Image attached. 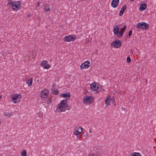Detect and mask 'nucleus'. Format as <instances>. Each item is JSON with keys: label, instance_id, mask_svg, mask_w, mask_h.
<instances>
[{"label": "nucleus", "instance_id": "f257e3e1", "mask_svg": "<svg viewBox=\"0 0 156 156\" xmlns=\"http://www.w3.org/2000/svg\"><path fill=\"white\" fill-rule=\"evenodd\" d=\"M68 105L66 103V101L62 100L57 106L56 111L57 112H61L66 111V109L69 110V108H67Z\"/></svg>", "mask_w": 156, "mask_h": 156}, {"label": "nucleus", "instance_id": "f03ea898", "mask_svg": "<svg viewBox=\"0 0 156 156\" xmlns=\"http://www.w3.org/2000/svg\"><path fill=\"white\" fill-rule=\"evenodd\" d=\"M136 27L138 28H141L146 29L149 28V25L144 22H141L138 23Z\"/></svg>", "mask_w": 156, "mask_h": 156}, {"label": "nucleus", "instance_id": "7ed1b4c3", "mask_svg": "<svg viewBox=\"0 0 156 156\" xmlns=\"http://www.w3.org/2000/svg\"><path fill=\"white\" fill-rule=\"evenodd\" d=\"M121 42L119 40L116 39L115 41L112 42L111 44L112 47H114L115 48H119L121 45Z\"/></svg>", "mask_w": 156, "mask_h": 156}, {"label": "nucleus", "instance_id": "20e7f679", "mask_svg": "<svg viewBox=\"0 0 156 156\" xmlns=\"http://www.w3.org/2000/svg\"><path fill=\"white\" fill-rule=\"evenodd\" d=\"M21 3L20 2H15L12 5V8L14 10L16 11L19 10L21 8Z\"/></svg>", "mask_w": 156, "mask_h": 156}, {"label": "nucleus", "instance_id": "39448f33", "mask_svg": "<svg viewBox=\"0 0 156 156\" xmlns=\"http://www.w3.org/2000/svg\"><path fill=\"white\" fill-rule=\"evenodd\" d=\"M76 38V36L74 35H70L65 37L64 40L67 42H69L74 40Z\"/></svg>", "mask_w": 156, "mask_h": 156}, {"label": "nucleus", "instance_id": "423d86ee", "mask_svg": "<svg viewBox=\"0 0 156 156\" xmlns=\"http://www.w3.org/2000/svg\"><path fill=\"white\" fill-rule=\"evenodd\" d=\"M114 100V97H111L110 96H108L105 101V104L106 106H108L110 105L111 102Z\"/></svg>", "mask_w": 156, "mask_h": 156}, {"label": "nucleus", "instance_id": "0eeeda50", "mask_svg": "<svg viewBox=\"0 0 156 156\" xmlns=\"http://www.w3.org/2000/svg\"><path fill=\"white\" fill-rule=\"evenodd\" d=\"M93 100V98L90 96H85L83 98L84 103L85 104L91 103Z\"/></svg>", "mask_w": 156, "mask_h": 156}, {"label": "nucleus", "instance_id": "6e6552de", "mask_svg": "<svg viewBox=\"0 0 156 156\" xmlns=\"http://www.w3.org/2000/svg\"><path fill=\"white\" fill-rule=\"evenodd\" d=\"M48 90L46 89H44L41 93V97L42 98H45L48 95Z\"/></svg>", "mask_w": 156, "mask_h": 156}, {"label": "nucleus", "instance_id": "1a4fd4ad", "mask_svg": "<svg viewBox=\"0 0 156 156\" xmlns=\"http://www.w3.org/2000/svg\"><path fill=\"white\" fill-rule=\"evenodd\" d=\"M83 131V129L81 126H77L75 129V132L74 134L76 135H78Z\"/></svg>", "mask_w": 156, "mask_h": 156}, {"label": "nucleus", "instance_id": "9d476101", "mask_svg": "<svg viewBox=\"0 0 156 156\" xmlns=\"http://www.w3.org/2000/svg\"><path fill=\"white\" fill-rule=\"evenodd\" d=\"M126 29V27L125 26L123 28H122L120 31H119V33L118 35H117V36L118 37H122L123 35V33Z\"/></svg>", "mask_w": 156, "mask_h": 156}, {"label": "nucleus", "instance_id": "9b49d317", "mask_svg": "<svg viewBox=\"0 0 156 156\" xmlns=\"http://www.w3.org/2000/svg\"><path fill=\"white\" fill-rule=\"evenodd\" d=\"M119 2V0H112L111 2V6L113 8H115Z\"/></svg>", "mask_w": 156, "mask_h": 156}, {"label": "nucleus", "instance_id": "f8f14e48", "mask_svg": "<svg viewBox=\"0 0 156 156\" xmlns=\"http://www.w3.org/2000/svg\"><path fill=\"white\" fill-rule=\"evenodd\" d=\"M90 86L91 89L94 90H97L98 88V86L96 83H92L91 84Z\"/></svg>", "mask_w": 156, "mask_h": 156}, {"label": "nucleus", "instance_id": "ddd939ff", "mask_svg": "<svg viewBox=\"0 0 156 156\" xmlns=\"http://www.w3.org/2000/svg\"><path fill=\"white\" fill-rule=\"evenodd\" d=\"M118 26V25H115V27L114 28L113 32L115 34H117V35H118L119 34V27Z\"/></svg>", "mask_w": 156, "mask_h": 156}, {"label": "nucleus", "instance_id": "4468645a", "mask_svg": "<svg viewBox=\"0 0 156 156\" xmlns=\"http://www.w3.org/2000/svg\"><path fill=\"white\" fill-rule=\"evenodd\" d=\"M44 10L45 12H48L50 11V7L47 4H44Z\"/></svg>", "mask_w": 156, "mask_h": 156}, {"label": "nucleus", "instance_id": "2eb2a0df", "mask_svg": "<svg viewBox=\"0 0 156 156\" xmlns=\"http://www.w3.org/2000/svg\"><path fill=\"white\" fill-rule=\"evenodd\" d=\"M12 98L13 100L17 101L18 99H20L21 98V96L20 94H14L12 95Z\"/></svg>", "mask_w": 156, "mask_h": 156}, {"label": "nucleus", "instance_id": "dca6fc26", "mask_svg": "<svg viewBox=\"0 0 156 156\" xmlns=\"http://www.w3.org/2000/svg\"><path fill=\"white\" fill-rule=\"evenodd\" d=\"M126 5H125L123 6V7L121 8V10L119 12V16H121L123 15L125 10L126 9Z\"/></svg>", "mask_w": 156, "mask_h": 156}, {"label": "nucleus", "instance_id": "f3484780", "mask_svg": "<svg viewBox=\"0 0 156 156\" xmlns=\"http://www.w3.org/2000/svg\"><path fill=\"white\" fill-rule=\"evenodd\" d=\"M147 7L146 4H143L140 5V9L141 11H143L146 9Z\"/></svg>", "mask_w": 156, "mask_h": 156}, {"label": "nucleus", "instance_id": "a211bd4d", "mask_svg": "<svg viewBox=\"0 0 156 156\" xmlns=\"http://www.w3.org/2000/svg\"><path fill=\"white\" fill-rule=\"evenodd\" d=\"M83 63H84L85 66L86 68H88L90 66V63L89 61H86Z\"/></svg>", "mask_w": 156, "mask_h": 156}, {"label": "nucleus", "instance_id": "6ab92c4d", "mask_svg": "<svg viewBox=\"0 0 156 156\" xmlns=\"http://www.w3.org/2000/svg\"><path fill=\"white\" fill-rule=\"evenodd\" d=\"M62 96L64 98H67V99H69L70 97V94L69 93L63 94Z\"/></svg>", "mask_w": 156, "mask_h": 156}, {"label": "nucleus", "instance_id": "aec40b11", "mask_svg": "<svg viewBox=\"0 0 156 156\" xmlns=\"http://www.w3.org/2000/svg\"><path fill=\"white\" fill-rule=\"evenodd\" d=\"M32 78H31L27 82V83L28 84L29 86H30L32 85Z\"/></svg>", "mask_w": 156, "mask_h": 156}, {"label": "nucleus", "instance_id": "412c9836", "mask_svg": "<svg viewBox=\"0 0 156 156\" xmlns=\"http://www.w3.org/2000/svg\"><path fill=\"white\" fill-rule=\"evenodd\" d=\"M131 156H141V155L139 153L134 152L131 154Z\"/></svg>", "mask_w": 156, "mask_h": 156}, {"label": "nucleus", "instance_id": "4be33fe9", "mask_svg": "<svg viewBox=\"0 0 156 156\" xmlns=\"http://www.w3.org/2000/svg\"><path fill=\"white\" fill-rule=\"evenodd\" d=\"M48 62L46 60H43L42 61L41 64V66L42 67H43L44 65H45V64L47 63Z\"/></svg>", "mask_w": 156, "mask_h": 156}, {"label": "nucleus", "instance_id": "5701e85b", "mask_svg": "<svg viewBox=\"0 0 156 156\" xmlns=\"http://www.w3.org/2000/svg\"><path fill=\"white\" fill-rule=\"evenodd\" d=\"M21 155L22 156H26L27 152L25 150H23L21 152Z\"/></svg>", "mask_w": 156, "mask_h": 156}, {"label": "nucleus", "instance_id": "b1692460", "mask_svg": "<svg viewBox=\"0 0 156 156\" xmlns=\"http://www.w3.org/2000/svg\"><path fill=\"white\" fill-rule=\"evenodd\" d=\"M52 91L53 93L55 95H57L58 94L59 91L57 89H54Z\"/></svg>", "mask_w": 156, "mask_h": 156}, {"label": "nucleus", "instance_id": "393cba45", "mask_svg": "<svg viewBox=\"0 0 156 156\" xmlns=\"http://www.w3.org/2000/svg\"><path fill=\"white\" fill-rule=\"evenodd\" d=\"M42 67H43L45 69H48L50 67V65L48 64L46 65H44Z\"/></svg>", "mask_w": 156, "mask_h": 156}, {"label": "nucleus", "instance_id": "a878e982", "mask_svg": "<svg viewBox=\"0 0 156 156\" xmlns=\"http://www.w3.org/2000/svg\"><path fill=\"white\" fill-rule=\"evenodd\" d=\"M4 115L7 116H9L11 115V113H7V112H4Z\"/></svg>", "mask_w": 156, "mask_h": 156}, {"label": "nucleus", "instance_id": "bb28decb", "mask_svg": "<svg viewBox=\"0 0 156 156\" xmlns=\"http://www.w3.org/2000/svg\"><path fill=\"white\" fill-rule=\"evenodd\" d=\"M85 66L84 63H83L80 65V67L81 69H83L84 68H85Z\"/></svg>", "mask_w": 156, "mask_h": 156}, {"label": "nucleus", "instance_id": "cd10ccee", "mask_svg": "<svg viewBox=\"0 0 156 156\" xmlns=\"http://www.w3.org/2000/svg\"><path fill=\"white\" fill-rule=\"evenodd\" d=\"M127 61L128 63L130 62H131V59L130 57H128L127 58Z\"/></svg>", "mask_w": 156, "mask_h": 156}, {"label": "nucleus", "instance_id": "c85d7f7f", "mask_svg": "<svg viewBox=\"0 0 156 156\" xmlns=\"http://www.w3.org/2000/svg\"><path fill=\"white\" fill-rule=\"evenodd\" d=\"M8 3L9 4H12L13 3V2L12 0H9Z\"/></svg>", "mask_w": 156, "mask_h": 156}, {"label": "nucleus", "instance_id": "c756f323", "mask_svg": "<svg viewBox=\"0 0 156 156\" xmlns=\"http://www.w3.org/2000/svg\"><path fill=\"white\" fill-rule=\"evenodd\" d=\"M132 30H131L129 31V37H130L131 36L132 34Z\"/></svg>", "mask_w": 156, "mask_h": 156}, {"label": "nucleus", "instance_id": "7c9ffc66", "mask_svg": "<svg viewBox=\"0 0 156 156\" xmlns=\"http://www.w3.org/2000/svg\"><path fill=\"white\" fill-rule=\"evenodd\" d=\"M12 101L14 103H16L18 102V100H17V101H16V100H13Z\"/></svg>", "mask_w": 156, "mask_h": 156}, {"label": "nucleus", "instance_id": "2f4dec72", "mask_svg": "<svg viewBox=\"0 0 156 156\" xmlns=\"http://www.w3.org/2000/svg\"><path fill=\"white\" fill-rule=\"evenodd\" d=\"M51 100H49L48 102V104H51Z\"/></svg>", "mask_w": 156, "mask_h": 156}, {"label": "nucleus", "instance_id": "473e14b6", "mask_svg": "<svg viewBox=\"0 0 156 156\" xmlns=\"http://www.w3.org/2000/svg\"><path fill=\"white\" fill-rule=\"evenodd\" d=\"M39 6V3L38 2L37 3V6Z\"/></svg>", "mask_w": 156, "mask_h": 156}, {"label": "nucleus", "instance_id": "72a5a7b5", "mask_svg": "<svg viewBox=\"0 0 156 156\" xmlns=\"http://www.w3.org/2000/svg\"><path fill=\"white\" fill-rule=\"evenodd\" d=\"M89 156H94V155L93 154H90V155H89Z\"/></svg>", "mask_w": 156, "mask_h": 156}, {"label": "nucleus", "instance_id": "f704fd0d", "mask_svg": "<svg viewBox=\"0 0 156 156\" xmlns=\"http://www.w3.org/2000/svg\"><path fill=\"white\" fill-rule=\"evenodd\" d=\"M91 130H90V129H89V132L90 133H91Z\"/></svg>", "mask_w": 156, "mask_h": 156}, {"label": "nucleus", "instance_id": "c9c22d12", "mask_svg": "<svg viewBox=\"0 0 156 156\" xmlns=\"http://www.w3.org/2000/svg\"><path fill=\"white\" fill-rule=\"evenodd\" d=\"M36 82H37V83L38 82H39V80H37Z\"/></svg>", "mask_w": 156, "mask_h": 156}, {"label": "nucleus", "instance_id": "e433bc0d", "mask_svg": "<svg viewBox=\"0 0 156 156\" xmlns=\"http://www.w3.org/2000/svg\"><path fill=\"white\" fill-rule=\"evenodd\" d=\"M2 98V96L0 95V98Z\"/></svg>", "mask_w": 156, "mask_h": 156}, {"label": "nucleus", "instance_id": "4c0bfd02", "mask_svg": "<svg viewBox=\"0 0 156 156\" xmlns=\"http://www.w3.org/2000/svg\"><path fill=\"white\" fill-rule=\"evenodd\" d=\"M134 0H130V1L132 2Z\"/></svg>", "mask_w": 156, "mask_h": 156}, {"label": "nucleus", "instance_id": "58836bf2", "mask_svg": "<svg viewBox=\"0 0 156 156\" xmlns=\"http://www.w3.org/2000/svg\"><path fill=\"white\" fill-rule=\"evenodd\" d=\"M7 54L8 55V54H10V53H7Z\"/></svg>", "mask_w": 156, "mask_h": 156}, {"label": "nucleus", "instance_id": "ea45409f", "mask_svg": "<svg viewBox=\"0 0 156 156\" xmlns=\"http://www.w3.org/2000/svg\"><path fill=\"white\" fill-rule=\"evenodd\" d=\"M77 137H78V138H80V136H79V137L78 136H77Z\"/></svg>", "mask_w": 156, "mask_h": 156}, {"label": "nucleus", "instance_id": "a19ab883", "mask_svg": "<svg viewBox=\"0 0 156 156\" xmlns=\"http://www.w3.org/2000/svg\"><path fill=\"white\" fill-rule=\"evenodd\" d=\"M77 137H78V138H80V136H79V137L78 136H77Z\"/></svg>", "mask_w": 156, "mask_h": 156}, {"label": "nucleus", "instance_id": "79ce46f5", "mask_svg": "<svg viewBox=\"0 0 156 156\" xmlns=\"http://www.w3.org/2000/svg\"><path fill=\"white\" fill-rule=\"evenodd\" d=\"M77 137H78V138H80V136H79V137L78 136H77Z\"/></svg>", "mask_w": 156, "mask_h": 156}, {"label": "nucleus", "instance_id": "37998d69", "mask_svg": "<svg viewBox=\"0 0 156 156\" xmlns=\"http://www.w3.org/2000/svg\"><path fill=\"white\" fill-rule=\"evenodd\" d=\"M154 140L155 141H156V138H155V139H154Z\"/></svg>", "mask_w": 156, "mask_h": 156}, {"label": "nucleus", "instance_id": "c03bdc74", "mask_svg": "<svg viewBox=\"0 0 156 156\" xmlns=\"http://www.w3.org/2000/svg\"><path fill=\"white\" fill-rule=\"evenodd\" d=\"M1 124V121H0V125Z\"/></svg>", "mask_w": 156, "mask_h": 156}, {"label": "nucleus", "instance_id": "a18cd8bd", "mask_svg": "<svg viewBox=\"0 0 156 156\" xmlns=\"http://www.w3.org/2000/svg\"><path fill=\"white\" fill-rule=\"evenodd\" d=\"M145 81H146V82L147 81V80H146Z\"/></svg>", "mask_w": 156, "mask_h": 156}]
</instances>
